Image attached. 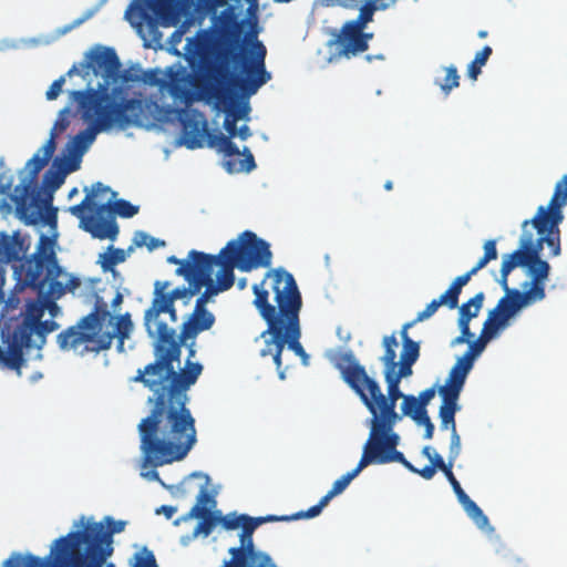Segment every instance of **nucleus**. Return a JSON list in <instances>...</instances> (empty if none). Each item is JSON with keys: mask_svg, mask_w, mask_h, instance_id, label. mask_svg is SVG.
Returning a JSON list of instances; mask_svg holds the SVG:
<instances>
[{"mask_svg": "<svg viewBox=\"0 0 567 567\" xmlns=\"http://www.w3.org/2000/svg\"><path fill=\"white\" fill-rule=\"evenodd\" d=\"M461 454V436L457 431L451 432V442H450V451H449V461L454 463L456 458Z\"/></svg>", "mask_w": 567, "mask_h": 567, "instance_id": "13d9d810", "label": "nucleus"}, {"mask_svg": "<svg viewBox=\"0 0 567 567\" xmlns=\"http://www.w3.org/2000/svg\"><path fill=\"white\" fill-rule=\"evenodd\" d=\"M111 556L110 550L102 551L79 542H54L51 553L45 558L34 555L28 557V567H103Z\"/></svg>", "mask_w": 567, "mask_h": 567, "instance_id": "4468645a", "label": "nucleus"}, {"mask_svg": "<svg viewBox=\"0 0 567 567\" xmlns=\"http://www.w3.org/2000/svg\"><path fill=\"white\" fill-rule=\"evenodd\" d=\"M492 53V48L489 45H485L481 51H478L475 54L473 61L467 66V76L471 80H477L478 75L482 72V68L486 64Z\"/></svg>", "mask_w": 567, "mask_h": 567, "instance_id": "58836bf2", "label": "nucleus"}, {"mask_svg": "<svg viewBox=\"0 0 567 567\" xmlns=\"http://www.w3.org/2000/svg\"><path fill=\"white\" fill-rule=\"evenodd\" d=\"M371 464L369 454L367 451L365 445L363 446V452L361 455V458L358 463V465L350 472L346 473L341 477H339L334 483L332 484L331 489L324 495L328 501L330 502L334 496L341 494L351 483L353 478H355L362 470H364L367 466Z\"/></svg>", "mask_w": 567, "mask_h": 567, "instance_id": "2f4dec72", "label": "nucleus"}, {"mask_svg": "<svg viewBox=\"0 0 567 567\" xmlns=\"http://www.w3.org/2000/svg\"><path fill=\"white\" fill-rule=\"evenodd\" d=\"M564 219V214L557 207L539 206L536 215L530 220H524L522 227L526 228L532 224L537 230L538 238L534 240L533 234L524 233L519 248L512 254L504 255L501 265V287L508 285V276L513 269L518 266L526 267L532 277L530 282H525L524 291L518 290V295L529 305L542 301L546 297L545 281L549 276L550 266L540 258V251L546 244L550 249V256L560 255V229L559 225Z\"/></svg>", "mask_w": 567, "mask_h": 567, "instance_id": "20e7f679", "label": "nucleus"}, {"mask_svg": "<svg viewBox=\"0 0 567 567\" xmlns=\"http://www.w3.org/2000/svg\"><path fill=\"white\" fill-rule=\"evenodd\" d=\"M58 144H43V146L32 156L28 162L29 174L24 177L19 185L14 187V193L11 194L12 182L0 176V196L4 198L0 202V213L8 215L12 210L11 203L16 206L17 215H25L28 209H34V203L39 199V194H34L30 202L32 193V184L38 182V174L48 165L52 158ZM35 210H33L34 213Z\"/></svg>", "mask_w": 567, "mask_h": 567, "instance_id": "f8f14e48", "label": "nucleus"}, {"mask_svg": "<svg viewBox=\"0 0 567 567\" xmlns=\"http://www.w3.org/2000/svg\"><path fill=\"white\" fill-rule=\"evenodd\" d=\"M431 465L435 468V470H440L442 471L444 474L449 473L450 471H452V467H453V464L454 463H451L449 461V463L446 464L443 460V457L437 454V453H434L433 455V458H431Z\"/></svg>", "mask_w": 567, "mask_h": 567, "instance_id": "e2e57ef3", "label": "nucleus"}, {"mask_svg": "<svg viewBox=\"0 0 567 567\" xmlns=\"http://www.w3.org/2000/svg\"><path fill=\"white\" fill-rule=\"evenodd\" d=\"M328 504H329L328 498L326 496H323L319 501L318 504L311 506L307 511H301V512L290 515V518H292V520L302 519V518H313V517L318 516L322 512L323 507H326Z\"/></svg>", "mask_w": 567, "mask_h": 567, "instance_id": "864d4df0", "label": "nucleus"}, {"mask_svg": "<svg viewBox=\"0 0 567 567\" xmlns=\"http://www.w3.org/2000/svg\"><path fill=\"white\" fill-rule=\"evenodd\" d=\"M206 482L199 486L198 494L196 496V504L185 515L184 519L199 518L200 522L197 524L194 534L208 536L212 534L214 527L218 524L217 512H210L209 507L215 506V499L208 492V480L205 475Z\"/></svg>", "mask_w": 567, "mask_h": 567, "instance_id": "412c9836", "label": "nucleus"}, {"mask_svg": "<svg viewBox=\"0 0 567 567\" xmlns=\"http://www.w3.org/2000/svg\"><path fill=\"white\" fill-rule=\"evenodd\" d=\"M175 147L186 146L188 150L202 148L205 144H174ZM221 154V166L229 174L249 173L255 167V158L249 148L239 150L237 144H206Z\"/></svg>", "mask_w": 567, "mask_h": 567, "instance_id": "6ab92c4d", "label": "nucleus"}, {"mask_svg": "<svg viewBox=\"0 0 567 567\" xmlns=\"http://www.w3.org/2000/svg\"><path fill=\"white\" fill-rule=\"evenodd\" d=\"M461 505L477 527L483 529L488 525L487 516L483 513L478 505L470 498V496L462 501Z\"/></svg>", "mask_w": 567, "mask_h": 567, "instance_id": "ea45409f", "label": "nucleus"}, {"mask_svg": "<svg viewBox=\"0 0 567 567\" xmlns=\"http://www.w3.org/2000/svg\"><path fill=\"white\" fill-rule=\"evenodd\" d=\"M384 354L380 358L384 369H389L396 362V348L399 347L396 333L384 336L382 339Z\"/></svg>", "mask_w": 567, "mask_h": 567, "instance_id": "e433bc0d", "label": "nucleus"}, {"mask_svg": "<svg viewBox=\"0 0 567 567\" xmlns=\"http://www.w3.org/2000/svg\"><path fill=\"white\" fill-rule=\"evenodd\" d=\"M218 267L227 270L230 276L234 269L249 272L271 265L270 245L250 230L243 231L236 239L229 240L217 255H213Z\"/></svg>", "mask_w": 567, "mask_h": 567, "instance_id": "9b49d317", "label": "nucleus"}, {"mask_svg": "<svg viewBox=\"0 0 567 567\" xmlns=\"http://www.w3.org/2000/svg\"><path fill=\"white\" fill-rule=\"evenodd\" d=\"M31 554L27 555L24 558L22 555L20 554H12L4 563H3V567H22L23 565L25 567L27 564H28V557L30 556Z\"/></svg>", "mask_w": 567, "mask_h": 567, "instance_id": "69168bd1", "label": "nucleus"}, {"mask_svg": "<svg viewBox=\"0 0 567 567\" xmlns=\"http://www.w3.org/2000/svg\"><path fill=\"white\" fill-rule=\"evenodd\" d=\"M254 306L267 323L261 333L265 341L260 357H271L281 380L286 378L281 354L287 344L308 364L309 355L300 343L299 313L302 307L301 293L293 276L282 268L269 270L265 279L254 285Z\"/></svg>", "mask_w": 567, "mask_h": 567, "instance_id": "7ed1b4c3", "label": "nucleus"}, {"mask_svg": "<svg viewBox=\"0 0 567 567\" xmlns=\"http://www.w3.org/2000/svg\"><path fill=\"white\" fill-rule=\"evenodd\" d=\"M442 396V404L439 410L442 430H456L455 413L460 410L457 404L458 396L440 394Z\"/></svg>", "mask_w": 567, "mask_h": 567, "instance_id": "72a5a7b5", "label": "nucleus"}, {"mask_svg": "<svg viewBox=\"0 0 567 567\" xmlns=\"http://www.w3.org/2000/svg\"><path fill=\"white\" fill-rule=\"evenodd\" d=\"M69 107H64L58 114L54 125L51 128L50 136L47 142H55L64 134L71 125V117H75Z\"/></svg>", "mask_w": 567, "mask_h": 567, "instance_id": "f704fd0d", "label": "nucleus"}, {"mask_svg": "<svg viewBox=\"0 0 567 567\" xmlns=\"http://www.w3.org/2000/svg\"><path fill=\"white\" fill-rule=\"evenodd\" d=\"M112 319L107 303L96 295L93 310L76 324L61 331L56 336V343L61 350H73L81 355L107 350L115 336L123 340L128 337L132 329L130 315L126 313L117 319L114 331H103L104 323Z\"/></svg>", "mask_w": 567, "mask_h": 567, "instance_id": "6e6552de", "label": "nucleus"}, {"mask_svg": "<svg viewBox=\"0 0 567 567\" xmlns=\"http://www.w3.org/2000/svg\"><path fill=\"white\" fill-rule=\"evenodd\" d=\"M372 38L373 33H367L354 22L347 21L336 34L334 43L340 55L351 58L367 51Z\"/></svg>", "mask_w": 567, "mask_h": 567, "instance_id": "b1692460", "label": "nucleus"}, {"mask_svg": "<svg viewBox=\"0 0 567 567\" xmlns=\"http://www.w3.org/2000/svg\"><path fill=\"white\" fill-rule=\"evenodd\" d=\"M109 529L106 530L102 523H89L82 530L70 532L68 535L59 538V542L73 540L89 547H96L99 550L113 553V535L124 530L125 522L114 520L112 517H105Z\"/></svg>", "mask_w": 567, "mask_h": 567, "instance_id": "f3484780", "label": "nucleus"}, {"mask_svg": "<svg viewBox=\"0 0 567 567\" xmlns=\"http://www.w3.org/2000/svg\"><path fill=\"white\" fill-rule=\"evenodd\" d=\"M217 515H218V524H221V526L226 530H234L239 527L241 528V530H244V525L246 522L244 518H246V514L237 515L236 513H231V514H227V515L223 516L220 514V512H217Z\"/></svg>", "mask_w": 567, "mask_h": 567, "instance_id": "a18cd8bd", "label": "nucleus"}, {"mask_svg": "<svg viewBox=\"0 0 567 567\" xmlns=\"http://www.w3.org/2000/svg\"><path fill=\"white\" fill-rule=\"evenodd\" d=\"M146 331L151 338L156 339L155 361L144 369H138L132 381L142 383L152 391L147 399L150 414L141 420L137 430L145 462L158 467L185 458L182 453L181 424L166 412V400L163 409L158 405L162 393H165L173 383L174 362L179 361L181 350L179 343L175 342V329L158 326L154 331Z\"/></svg>", "mask_w": 567, "mask_h": 567, "instance_id": "f257e3e1", "label": "nucleus"}, {"mask_svg": "<svg viewBox=\"0 0 567 567\" xmlns=\"http://www.w3.org/2000/svg\"><path fill=\"white\" fill-rule=\"evenodd\" d=\"M124 82H143L152 86H165L166 80L162 78V72L158 69H150L142 72V75L131 76L130 74H123Z\"/></svg>", "mask_w": 567, "mask_h": 567, "instance_id": "c9c22d12", "label": "nucleus"}, {"mask_svg": "<svg viewBox=\"0 0 567 567\" xmlns=\"http://www.w3.org/2000/svg\"><path fill=\"white\" fill-rule=\"evenodd\" d=\"M503 330L501 327H498L492 319L487 317L485 320L481 333L487 338L488 340H492L494 337L497 336V333Z\"/></svg>", "mask_w": 567, "mask_h": 567, "instance_id": "680f3d73", "label": "nucleus"}, {"mask_svg": "<svg viewBox=\"0 0 567 567\" xmlns=\"http://www.w3.org/2000/svg\"><path fill=\"white\" fill-rule=\"evenodd\" d=\"M64 83V76H60L59 79L54 80L45 93L47 99L49 101L55 100L61 94Z\"/></svg>", "mask_w": 567, "mask_h": 567, "instance_id": "bf43d9fd", "label": "nucleus"}, {"mask_svg": "<svg viewBox=\"0 0 567 567\" xmlns=\"http://www.w3.org/2000/svg\"><path fill=\"white\" fill-rule=\"evenodd\" d=\"M551 206L561 208L567 204V174L556 184L555 192L549 200Z\"/></svg>", "mask_w": 567, "mask_h": 567, "instance_id": "49530a36", "label": "nucleus"}, {"mask_svg": "<svg viewBox=\"0 0 567 567\" xmlns=\"http://www.w3.org/2000/svg\"><path fill=\"white\" fill-rule=\"evenodd\" d=\"M203 371V365L198 362L186 361V367L181 372L174 370L173 383L162 393L158 405H164V396L168 415H171L177 424H181L183 451L186 457L197 442V431L195 426V417L187 406V391L190 385L195 384Z\"/></svg>", "mask_w": 567, "mask_h": 567, "instance_id": "9d476101", "label": "nucleus"}, {"mask_svg": "<svg viewBox=\"0 0 567 567\" xmlns=\"http://www.w3.org/2000/svg\"><path fill=\"white\" fill-rule=\"evenodd\" d=\"M225 128L228 133V141L238 136L240 140L245 141L250 137V131L247 125H243L239 130L237 128L236 120H229L228 117L225 120Z\"/></svg>", "mask_w": 567, "mask_h": 567, "instance_id": "8fccbe9b", "label": "nucleus"}, {"mask_svg": "<svg viewBox=\"0 0 567 567\" xmlns=\"http://www.w3.org/2000/svg\"><path fill=\"white\" fill-rule=\"evenodd\" d=\"M329 360L371 413L369 435L394 431L395 424L402 419L395 411L396 402L406 395L400 390V382L384 378L388 390L385 395L352 351L333 352L329 354Z\"/></svg>", "mask_w": 567, "mask_h": 567, "instance_id": "39448f33", "label": "nucleus"}, {"mask_svg": "<svg viewBox=\"0 0 567 567\" xmlns=\"http://www.w3.org/2000/svg\"><path fill=\"white\" fill-rule=\"evenodd\" d=\"M473 364L466 361L464 358H458L455 364L452 367L446 383L439 388V394H446L452 396H458L465 384L466 377L472 370Z\"/></svg>", "mask_w": 567, "mask_h": 567, "instance_id": "c85d7f7f", "label": "nucleus"}, {"mask_svg": "<svg viewBox=\"0 0 567 567\" xmlns=\"http://www.w3.org/2000/svg\"><path fill=\"white\" fill-rule=\"evenodd\" d=\"M174 4L175 0H134L131 4V13L141 21L148 20L150 12L165 18L171 13Z\"/></svg>", "mask_w": 567, "mask_h": 567, "instance_id": "c756f323", "label": "nucleus"}, {"mask_svg": "<svg viewBox=\"0 0 567 567\" xmlns=\"http://www.w3.org/2000/svg\"><path fill=\"white\" fill-rule=\"evenodd\" d=\"M488 341L489 340L481 333L477 340L468 342V349L465 351L462 358L474 364L475 359L484 351Z\"/></svg>", "mask_w": 567, "mask_h": 567, "instance_id": "de8ad7c7", "label": "nucleus"}, {"mask_svg": "<svg viewBox=\"0 0 567 567\" xmlns=\"http://www.w3.org/2000/svg\"><path fill=\"white\" fill-rule=\"evenodd\" d=\"M1 338L6 348L0 347V364L20 373L21 368L25 363L24 348L12 328V322L9 320L2 327Z\"/></svg>", "mask_w": 567, "mask_h": 567, "instance_id": "a878e982", "label": "nucleus"}, {"mask_svg": "<svg viewBox=\"0 0 567 567\" xmlns=\"http://www.w3.org/2000/svg\"><path fill=\"white\" fill-rule=\"evenodd\" d=\"M193 252H199V251L195 250V249L190 250L188 252L186 259H179L176 256H169L167 258V262L168 264H173V265H178V268L189 267L194 262V260H195V257L192 256Z\"/></svg>", "mask_w": 567, "mask_h": 567, "instance_id": "0e129e2a", "label": "nucleus"}, {"mask_svg": "<svg viewBox=\"0 0 567 567\" xmlns=\"http://www.w3.org/2000/svg\"><path fill=\"white\" fill-rule=\"evenodd\" d=\"M44 315V308L35 300H29L25 305V310L20 313V318H10L12 328L16 331L19 341L24 349H30L32 344V336L37 329V324L41 321Z\"/></svg>", "mask_w": 567, "mask_h": 567, "instance_id": "393cba45", "label": "nucleus"}, {"mask_svg": "<svg viewBox=\"0 0 567 567\" xmlns=\"http://www.w3.org/2000/svg\"><path fill=\"white\" fill-rule=\"evenodd\" d=\"M215 320L214 313L207 308L195 306L188 319L183 323L181 333L178 336L175 333V342L179 343V349L189 340H195L199 333L209 330Z\"/></svg>", "mask_w": 567, "mask_h": 567, "instance_id": "cd10ccee", "label": "nucleus"}, {"mask_svg": "<svg viewBox=\"0 0 567 567\" xmlns=\"http://www.w3.org/2000/svg\"><path fill=\"white\" fill-rule=\"evenodd\" d=\"M462 288L460 284L453 280L449 289L441 295L444 300H446V307L450 309H454L458 305V297L461 295Z\"/></svg>", "mask_w": 567, "mask_h": 567, "instance_id": "5fc2aeb1", "label": "nucleus"}, {"mask_svg": "<svg viewBox=\"0 0 567 567\" xmlns=\"http://www.w3.org/2000/svg\"><path fill=\"white\" fill-rule=\"evenodd\" d=\"M45 239L44 236H41L37 251L30 257L23 258L30 248L29 238L19 231L13 233L12 236L2 234L0 237V265L19 261L13 270L17 278L16 288L19 287L20 290L31 287L41 291L49 284L51 293H54L55 287H58V293L62 295L64 287L58 281L62 268L58 264L55 252L44 246Z\"/></svg>", "mask_w": 567, "mask_h": 567, "instance_id": "0eeeda50", "label": "nucleus"}, {"mask_svg": "<svg viewBox=\"0 0 567 567\" xmlns=\"http://www.w3.org/2000/svg\"><path fill=\"white\" fill-rule=\"evenodd\" d=\"M447 481L450 482L458 502L461 503L462 501H464L466 497H468V495L464 492V489L462 488L460 482L456 480V477L454 476L453 472L450 471L449 473L445 474Z\"/></svg>", "mask_w": 567, "mask_h": 567, "instance_id": "052dcab7", "label": "nucleus"}, {"mask_svg": "<svg viewBox=\"0 0 567 567\" xmlns=\"http://www.w3.org/2000/svg\"><path fill=\"white\" fill-rule=\"evenodd\" d=\"M66 174H63L62 171L58 168V171H48L43 177V187L39 188L37 182L32 184V193L30 195V200L34 196V194H39V199L34 203V216L33 209H28L25 215H18L20 219H23L27 224H34L41 217V212L43 208L50 207L53 200V193L60 188V186L64 182V177Z\"/></svg>", "mask_w": 567, "mask_h": 567, "instance_id": "aec40b11", "label": "nucleus"}, {"mask_svg": "<svg viewBox=\"0 0 567 567\" xmlns=\"http://www.w3.org/2000/svg\"><path fill=\"white\" fill-rule=\"evenodd\" d=\"M125 260V252L121 248L109 247V251L101 255V267L104 271L112 270L113 267Z\"/></svg>", "mask_w": 567, "mask_h": 567, "instance_id": "37998d69", "label": "nucleus"}, {"mask_svg": "<svg viewBox=\"0 0 567 567\" xmlns=\"http://www.w3.org/2000/svg\"><path fill=\"white\" fill-rule=\"evenodd\" d=\"M410 328H412V323L403 324L400 331V337L402 339L403 344L400 362H395L389 369H384V378H392L401 382L403 378L412 375V367L420 357V344L419 342L410 338L408 333Z\"/></svg>", "mask_w": 567, "mask_h": 567, "instance_id": "5701e85b", "label": "nucleus"}, {"mask_svg": "<svg viewBox=\"0 0 567 567\" xmlns=\"http://www.w3.org/2000/svg\"><path fill=\"white\" fill-rule=\"evenodd\" d=\"M443 305L446 306V300H444L442 296H440V298H437V299H433L425 307V309L422 310L421 312H419L416 318L413 321H411L410 323H412V327H413L416 322L424 321V320L431 318L437 311V309Z\"/></svg>", "mask_w": 567, "mask_h": 567, "instance_id": "3c124183", "label": "nucleus"}, {"mask_svg": "<svg viewBox=\"0 0 567 567\" xmlns=\"http://www.w3.org/2000/svg\"><path fill=\"white\" fill-rule=\"evenodd\" d=\"M244 519L239 545L228 549L229 558L220 567H279L269 554L258 549L254 543V533L265 524V516L251 517L246 514Z\"/></svg>", "mask_w": 567, "mask_h": 567, "instance_id": "dca6fc26", "label": "nucleus"}, {"mask_svg": "<svg viewBox=\"0 0 567 567\" xmlns=\"http://www.w3.org/2000/svg\"><path fill=\"white\" fill-rule=\"evenodd\" d=\"M59 328L58 322L54 320H45L40 321L37 324V329L34 330V333L39 340V344H37L39 348L45 342V337L48 333L55 331Z\"/></svg>", "mask_w": 567, "mask_h": 567, "instance_id": "603ef678", "label": "nucleus"}, {"mask_svg": "<svg viewBox=\"0 0 567 567\" xmlns=\"http://www.w3.org/2000/svg\"><path fill=\"white\" fill-rule=\"evenodd\" d=\"M400 435L395 431L369 435L365 447L371 464L396 462L402 464L410 472L416 474L417 468L405 458L402 452L398 451Z\"/></svg>", "mask_w": 567, "mask_h": 567, "instance_id": "a211bd4d", "label": "nucleus"}, {"mask_svg": "<svg viewBox=\"0 0 567 567\" xmlns=\"http://www.w3.org/2000/svg\"><path fill=\"white\" fill-rule=\"evenodd\" d=\"M445 76L442 80H436L435 84L440 86L445 95H449L453 89L460 86V75L455 65L444 68Z\"/></svg>", "mask_w": 567, "mask_h": 567, "instance_id": "a19ab883", "label": "nucleus"}, {"mask_svg": "<svg viewBox=\"0 0 567 567\" xmlns=\"http://www.w3.org/2000/svg\"><path fill=\"white\" fill-rule=\"evenodd\" d=\"M470 321H471V316L466 315L465 317L463 318H458V327H460V330H461V336H463L465 339H467L468 341L473 338V333L471 332L470 330Z\"/></svg>", "mask_w": 567, "mask_h": 567, "instance_id": "338daca9", "label": "nucleus"}, {"mask_svg": "<svg viewBox=\"0 0 567 567\" xmlns=\"http://www.w3.org/2000/svg\"><path fill=\"white\" fill-rule=\"evenodd\" d=\"M194 262L186 268H177V276L193 278L198 292L205 287L204 292L197 298L195 306L206 308L207 302L213 296L220 291H226L234 286L235 276H230L227 270L218 267L213 255L206 252H193Z\"/></svg>", "mask_w": 567, "mask_h": 567, "instance_id": "ddd939ff", "label": "nucleus"}, {"mask_svg": "<svg viewBox=\"0 0 567 567\" xmlns=\"http://www.w3.org/2000/svg\"><path fill=\"white\" fill-rule=\"evenodd\" d=\"M435 395V388L431 386L425 389L419 394L417 401H420L421 409H426V405Z\"/></svg>", "mask_w": 567, "mask_h": 567, "instance_id": "774afa93", "label": "nucleus"}, {"mask_svg": "<svg viewBox=\"0 0 567 567\" xmlns=\"http://www.w3.org/2000/svg\"><path fill=\"white\" fill-rule=\"evenodd\" d=\"M483 248L484 255L475 265L480 270L483 269L489 261L497 259L498 256L495 239L486 240Z\"/></svg>", "mask_w": 567, "mask_h": 567, "instance_id": "09e8293b", "label": "nucleus"}, {"mask_svg": "<svg viewBox=\"0 0 567 567\" xmlns=\"http://www.w3.org/2000/svg\"><path fill=\"white\" fill-rule=\"evenodd\" d=\"M402 415L410 416L414 415L416 411L421 410L420 401L412 395L408 394L403 396V402L401 404Z\"/></svg>", "mask_w": 567, "mask_h": 567, "instance_id": "4d7b16f0", "label": "nucleus"}, {"mask_svg": "<svg viewBox=\"0 0 567 567\" xmlns=\"http://www.w3.org/2000/svg\"><path fill=\"white\" fill-rule=\"evenodd\" d=\"M168 92L174 97H183L187 94V86L189 84V75L182 72H174L169 76Z\"/></svg>", "mask_w": 567, "mask_h": 567, "instance_id": "4c0bfd02", "label": "nucleus"}, {"mask_svg": "<svg viewBox=\"0 0 567 567\" xmlns=\"http://www.w3.org/2000/svg\"><path fill=\"white\" fill-rule=\"evenodd\" d=\"M221 41L216 49V63L207 68L204 94L219 105H227L239 94L250 96L270 79L266 70V47L255 39L250 49L241 42V23L234 9L220 14Z\"/></svg>", "mask_w": 567, "mask_h": 567, "instance_id": "f03ea898", "label": "nucleus"}, {"mask_svg": "<svg viewBox=\"0 0 567 567\" xmlns=\"http://www.w3.org/2000/svg\"><path fill=\"white\" fill-rule=\"evenodd\" d=\"M484 292H477L473 298H471L467 302L463 303L458 309V318H463L466 315L471 316V320L478 316L483 302H484Z\"/></svg>", "mask_w": 567, "mask_h": 567, "instance_id": "79ce46f5", "label": "nucleus"}, {"mask_svg": "<svg viewBox=\"0 0 567 567\" xmlns=\"http://www.w3.org/2000/svg\"><path fill=\"white\" fill-rule=\"evenodd\" d=\"M502 288L505 295L498 300L496 307L488 312L487 317L498 327L505 329L513 317L530 305L518 295V289L509 288L508 285Z\"/></svg>", "mask_w": 567, "mask_h": 567, "instance_id": "bb28decb", "label": "nucleus"}, {"mask_svg": "<svg viewBox=\"0 0 567 567\" xmlns=\"http://www.w3.org/2000/svg\"><path fill=\"white\" fill-rule=\"evenodd\" d=\"M116 193L109 186L97 182L92 185L83 200L69 208V212L80 219V227L91 234L93 238L115 240L118 235V225L115 214L122 218H131L138 213V206L132 205L125 199H117L114 203L110 199L106 203L99 204L96 198L101 194Z\"/></svg>", "mask_w": 567, "mask_h": 567, "instance_id": "1a4fd4ad", "label": "nucleus"}, {"mask_svg": "<svg viewBox=\"0 0 567 567\" xmlns=\"http://www.w3.org/2000/svg\"><path fill=\"white\" fill-rule=\"evenodd\" d=\"M188 282V287L175 288L167 292L166 290L171 286L169 281L157 280L154 285V298L151 307L145 311L144 321L146 330L156 329L158 326H164L166 329H173L168 326V322L161 318L162 315H168L169 322L176 323L177 313L174 307V302L177 299H189L198 293V287H195V280L193 278L184 277Z\"/></svg>", "mask_w": 567, "mask_h": 567, "instance_id": "2eb2a0df", "label": "nucleus"}, {"mask_svg": "<svg viewBox=\"0 0 567 567\" xmlns=\"http://www.w3.org/2000/svg\"><path fill=\"white\" fill-rule=\"evenodd\" d=\"M375 11V0H365L363 6L360 8V13L358 18L350 21L365 29L367 24L373 20V14Z\"/></svg>", "mask_w": 567, "mask_h": 567, "instance_id": "c03bdc74", "label": "nucleus"}, {"mask_svg": "<svg viewBox=\"0 0 567 567\" xmlns=\"http://www.w3.org/2000/svg\"><path fill=\"white\" fill-rule=\"evenodd\" d=\"M181 125L182 136L176 142H229L224 135L209 134L205 115L196 110L185 111L181 115Z\"/></svg>", "mask_w": 567, "mask_h": 567, "instance_id": "4be33fe9", "label": "nucleus"}, {"mask_svg": "<svg viewBox=\"0 0 567 567\" xmlns=\"http://www.w3.org/2000/svg\"><path fill=\"white\" fill-rule=\"evenodd\" d=\"M91 66L96 72L97 70L104 71L106 74H112L121 66L118 56L114 49L103 48L93 52L90 56Z\"/></svg>", "mask_w": 567, "mask_h": 567, "instance_id": "473e14b6", "label": "nucleus"}, {"mask_svg": "<svg viewBox=\"0 0 567 567\" xmlns=\"http://www.w3.org/2000/svg\"><path fill=\"white\" fill-rule=\"evenodd\" d=\"M70 99L78 104L82 117L89 123L83 130L68 134L69 142H94L96 135L115 124L140 123L143 114V101L140 99H113L106 89H86L72 91Z\"/></svg>", "mask_w": 567, "mask_h": 567, "instance_id": "423d86ee", "label": "nucleus"}, {"mask_svg": "<svg viewBox=\"0 0 567 567\" xmlns=\"http://www.w3.org/2000/svg\"><path fill=\"white\" fill-rule=\"evenodd\" d=\"M91 144H66L61 158L54 159V165L58 166L63 174H70L78 171L82 163L83 155L87 152Z\"/></svg>", "mask_w": 567, "mask_h": 567, "instance_id": "7c9ffc66", "label": "nucleus"}, {"mask_svg": "<svg viewBox=\"0 0 567 567\" xmlns=\"http://www.w3.org/2000/svg\"><path fill=\"white\" fill-rule=\"evenodd\" d=\"M134 558L135 563L133 567H158L153 551L147 548H143L141 551L136 553Z\"/></svg>", "mask_w": 567, "mask_h": 567, "instance_id": "6e6d98bb", "label": "nucleus"}]
</instances>
